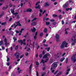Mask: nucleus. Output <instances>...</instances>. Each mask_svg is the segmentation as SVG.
Returning a JSON list of instances; mask_svg holds the SVG:
<instances>
[{"label":"nucleus","mask_w":76,"mask_h":76,"mask_svg":"<svg viewBox=\"0 0 76 76\" xmlns=\"http://www.w3.org/2000/svg\"><path fill=\"white\" fill-rule=\"evenodd\" d=\"M67 43L64 41L62 42V44L60 46V48L61 49H63V48H64V46L65 47L67 48Z\"/></svg>","instance_id":"1"},{"label":"nucleus","mask_w":76,"mask_h":76,"mask_svg":"<svg viewBox=\"0 0 76 76\" xmlns=\"http://www.w3.org/2000/svg\"><path fill=\"white\" fill-rule=\"evenodd\" d=\"M57 67V64L56 62H54L52 65V67L53 69H56Z\"/></svg>","instance_id":"2"},{"label":"nucleus","mask_w":76,"mask_h":76,"mask_svg":"<svg viewBox=\"0 0 76 76\" xmlns=\"http://www.w3.org/2000/svg\"><path fill=\"white\" fill-rule=\"evenodd\" d=\"M71 60L73 61V63H75L76 61V57L75 56V55L73 56L71 58Z\"/></svg>","instance_id":"3"},{"label":"nucleus","mask_w":76,"mask_h":76,"mask_svg":"<svg viewBox=\"0 0 76 76\" xmlns=\"http://www.w3.org/2000/svg\"><path fill=\"white\" fill-rule=\"evenodd\" d=\"M50 56V53H47L44 55L43 57V58H48V57L47 56Z\"/></svg>","instance_id":"4"},{"label":"nucleus","mask_w":76,"mask_h":76,"mask_svg":"<svg viewBox=\"0 0 76 76\" xmlns=\"http://www.w3.org/2000/svg\"><path fill=\"white\" fill-rule=\"evenodd\" d=\"M32 66H33V64H31L29 67V72L30 73H31V71H32Z\"/></svg>","instance_id":"5"},{"label":"nucleus","mask_w":76,"mask_h":76,"mask_svg":"<svg viewBox=\"0 0 76 76\" xmlns=\"http://www.w3.org/2000/svg\"><path fill=\"white\" fill-rule=\"evenodd\" d=\"M56 41L57 42H58V41H59V35L58 34H57L56 35Z\"/></svg>","instance_id":"6"},{"label":"nucleus","mask_w":76,"mask_h":76,"mask_svg":"<svg viewBox=\"0 0 76 76\" xmlns=\"http://www.w3.org/2000/svg\"><path fill=\"white\" fill-rule=\"evenodd\" d=\"M15 56L16 57V58H19V53H16L15 54Z\"/></svg>","instance_id":"7"},{"label":"nucleus","mask_w":76,"mask_h":76,"mask_svg":"<svg viewBox=\"0 0 76 76\" xmlns=\"http://www.w3.org/2000/svg\"><path fill=\"white\" fill-rule=\"evenodd\" d=\"M18 42H19V43H20V45L21 46L22 45V44H23V41H22V40H19L18 41Z\"/></svg>","instance_id":"8"},{"label":"nucleus","mask_w":76,"mask_h":76,"mask_svg":"<svg viewBox=\"0 0 76 76\" xmlns=\"http://www.w3.org/2000/svg\"><path fill=\"white\" fill-rule=\"evenodd\" d=\"M4 42H5V45H6V46H7V45H8V44H7V39H5L4 40Z\"/></svg>","instance_id":"9"},{"label":"nucleus","mask_w":76,"mask_h":76,"mask_svg":"<svg viewBox=\"0 0 76 76\" xmlns=\"http://www.w3.org/2000/svg\"><path fill=\"white\" fill-rule=\"evenodd\" d=\"M32 10V9L31 8H28L26 10V12H31Z\"/></svg>","instance_id":"10"},{"label":"nucleus","mask_w":76,"mask_h":76,"mask_svg":"<svg viewBox=\"0 0 76 76\" xmlns=\"http://www.w3.org/2000/svg\"><path fill=\"white\" fill-rule=\"evenodd\" d=\"M31 26H35L37 25V23L35 22H33L31 23Z\"/></svg>","instance_id":"11"},{"label":"nucleus","mask_w":76,"mask_h":76,"mask_svg":"<svg viewBox=\"0 0 76 76\" xmlns=\"http://www.w3.org/2000/svg\"><path fill=\"white\" fill-rule=\"evenodd\" d=\"M31 31L32 32L34 33L36 31V29L35 27H33V29H31Z\"/></svg>","instance_id":"12"},{"label":"nucleus","mask_w":76,"mask_h":76,"mask_svg":"<svg viewBox=\"0 0 76 76\" xmlns=\"http://www.w3.org/2000/svg\"><path fill=\"white\" fill-rule=\"evenodd\" d=\"M35 8L36 9H41V7H40V5L39 4L38 6L35 7Z\"/></svg>","instance_id":"13"},{"label":"nucleus","mask_w":76,"mask_h":76,"mask_svg":"<svg viewBox=\"0 0 76 76\" xmlns=\"http://www.w3.org/2000/svg\"><path fill=\"white\" fill-rule=\"evenodd\" d=\"M46 62H47V60L44 61L43 59L41 60V63H42V64H45V63H46Z\"/></svg>","instance_id":"14"},{"label":"nucleus","mask_w":76,"mask_h":76,"mask_svg":"<svg viewBox=\"0 0 76 76\" xmlns=\"http://www.w3.org/2000/svg\"><path fill=\"white\" fill-rule=\"evenodd\" d=\"M60 56H61V53H57L56 57H57L58 58H59V57H60Z\"/></svg>","instance_id":"15"},{"label":"nucleus","mask_w":76,"mask_h":76,"mask_svg":"<svg viewBox=\"0 0 76 76\" xmlns=\"http://www.w3.org/2000/svg\"><path fill=\"white\" fill-rule=\"evenodd\" d=\"M49 6H50V4H48V2H46L45 4V7H47Z\"/></svg>","instance_id":"16"},{"label":"nucleus","mask_w":76,"mask_h":76,"mask_svg":"<svg viewBox=\"0 0 76 76\" xmlns=\"http://www.w3.org/2000/svg\"><path fill=\"white\" fill-rule=\"evenodd\" d=\"M64 60H65V58H61L60 61L61 62H63V61H64Z\"/></svg>","instance_id":"17"},{"label":"nucleus","mask_w":76,"mask_h":76,"mask_svg":"<svg viewBox=\"0 0 76 76\" xmlns=\"http://www.w3.org/2000/svg\"><path fill=\"white\" fill-rule=\"evenodd\" d=\"M6 24H7V22H6L2 23H1V25H4V26L6 25Z\"/></svg>","instance_id":"18"},{"label":"nucleus","mask_w":76,"mask_h":76,"mask_svg":"<svg viewBox=\"0 0 76 76\" xmlns=\"http://www.w3.org/2000/svg\"><path fill=\"white\" fill-rule=\"evenodd\" d=\"M72 10V8H69L66 9V11H68V10Z\"/></svg>","instance_id":"19"},{"label":"nucleus","mask_w":76,"mask_h":76,"mask_svg":"<svg viewBox=\"0 0 76 76\" xmlns=\"http://www.w3.org/2000/svg\"><path fill=\"white\" fill-rule=\"evenodd\" d=\"M44 32L45 33H47V28H45L44 29Z\"/></svg>","instance_id":"20"},{"label":"nucleus","mask_w":76,"mask_h":76,"mask_svg":"<svg viewBox=\"0 0 76 76\" xmlns=\"http://www.w3.org/2000/svg\"><path fill=\"white\" fill-rule=\"evenodd\" d=\"M67 7V5L65 4V5H63V7L64 8H66V7Z\"/></svg>","instance_id":"21"},{"label":"nucleus","mask_w":76,"mask_h":76,"mask_svg":"<svg viewBox=\"0 0 76 76\" xmlns=\"http://www.w3.org/2000/svg\"><path fill=\"white\" fill-rule=\"evenodd\" d=\"M10 11H11V12L13 14H14V13H15V11L12 9H10Z\"/></svg>","instance_id":"22"},{"label":"nucleus","mask_w":76,"mask_h":76,"mask_svg":"<svg viewBox=\"0 0 76 76\" xmlns=\"http://www.w3.org/2000/svg\"><path fill=\"white\" fill-rule=\"evenodd\" d=\"M53 63V60L52 59H51L50 60L49 63H50V64H51V63Z\"/></svg>","instance_id":"23"},{"label":"nucleus","mask_w":76,"mask_h":76,"mask_svg":"<svg viewBox=\"0 0 76 76\" xmlns=\"http://www.w3.org/2000/svg\"><path fill=\"white\" fill-rule=\"evenodd\" d=\"M39 36L40 37H42V36H43V33L42 32H41L39 34Z\"/></svg>","instance_id":"24"},{"label":"nucleus","mask_w":76,"mask_h":76,"mask_svg":"<svg viewBox=\"0 0 76 76\" xmlns=\"http://www.w3.org/2000/svg\"><path fill=\"white\" fill-rule=\"evenodd\" d=\"M37 19V18H35L34 19H33L32 20H31V22H33V21H34V20H36V19Z\"/></svg>","instance_id":"25"},{"label":"nucleus","mask_w":76,"mask_h":76,"mask_svg":"<svg viewBox=\"0 0 76 76\" xmlns=\"http://www.w3.org/2000/svg\"><path fill=\"white\" fill-rule=\"evenodd\" d=\"M50 22H46V24L47 25H50Z\"/></svg>","instance_id":"26"},{"label":"nucleus","mask_w":76,"mask_h":76,"mask_svg":"<svg viewBox=\"0 0 76 76\" xmlns=\"http://www.w3.org/2000/svg\"><path fill=\"white\" fill-rule=\"evenodd\" d=\"M58 72V70H56V71L54 73V75H56V74L57 73V72Z\"/></svg>","instance_id":"27"},{"label":"nucleus","mask_w":76,"mask_h":76,"mask_svg":"<svg viewBox=\"0 0 76 76\" xmlns=\"http://www.w3.org/2000/svg\"><path fill=\"white\" fill-rule=\"evenodd\" d=\"M53 17H57V15H56V14H53V15H52Z\"/></svg>","instance_id":"28"},{"label":"nucleus","mask_w":76,"mask_h":76,"mask_svg":"<svg viewBox=\"0 0 76 76\" xmlns=\"http://www.w3.org/2000/svg\"><path fill=\"white\" fill-rule=\"evenodd\" d=\"M18 45L16 46L15 48V50H18Z\"/></svg>","instance_id":"29"},{"label":"nucleus","mask_w":76,"mask_h":76,"mask_svg":"<svg viewBox=\"0 0 76 76\" xmlns=\"http://www.w3.org/2000/svg\"><path fill=\"white\" fill-rule=\"evenodd\" d=\"M39 3H40V2H39V1L37 2L35 4V5L37 6V5H38V4Z\"/></svg>","instance_id":"30"},{"label":"nucleus","mask_w":76,"mask_h":76,"mask_svg":"<svg viewBox=\"0 0 76 76\" xmlns=\"http://www.w3.org/2000/svg\"><path fill=\"white\" fill-rule=\"evenodd\" d=\"M57 75L58 76H59V75H61V72H60Z\"/></svg>","instance_id":"31"},{"label":"nucleus","mask_w":76,"mask_h":76,"mask_svg":"<svg viewBox=\"0 0 76 76\" xmlns=\"http://www.w3.org/2000/svg\"><path fill=\"white\" fill-rule=\"evenodd\" d=\"M36 63L37 66H39V62H38V61H36Z\"/></svg>","instance_id":"32"},{"label":"nucleus","mask_w":76,"mask_h":76,"mask_svg":"<svg viewBox=\"0 0 76 76\" xmlns=\"http://www.w3.org/2000/svg\"><path fill=\"white\" fill-rule=\"evenodd\" d=\"M13 14L14 15H15V16H16V15H18V13L16 12H15V13H14Z\"/></svg>","instance_id":"33"},{"label":"nucleus","mask_w":76,"mask_h":76,"mask_svg":"<svg viewBox=\"0 0 76 76\" xmlns=\"http://www.w3.org/2000/svg\"><path fill=\"white\" fill-rule=\"evenodd\" d=\"M3 41H1L0 42V45H2V44H3Z\"/></svg>","instance_id":"34"},{"label":"nucleus","mask_w":76,"mask_h":76,"mask_svg":"<svg viewBox=\"0 0 76 76\" xmlns=\"http://www.w3.org/2000/svg\"><path fill=\"white\" fill-rule=\"evenodd\" d=\"M66 64H67L68 62V58H66Z\"/></svg>","instance_id":"35"},{"label":"nucleus","mask_w":76,"mask_h":76,"mask_svg":"<svg viewBox=\"0 0 76 76\" xmlns=\"http://www.w3.org/2000/svg\"><path fill=\"white\" fill-rule=\"evenodd\" d=\"M59 19H61V18H61V15H60L59 16Z\"/></svg>","instance_id":"36"},{"label":"nucleus","mask_w":76,"mask_h":76,"mask_svg":"<svg viewBox=\"0 0 76 76\" xmlns=\"http://www.w3.org/2000/svg\"><path fill=\"white\" fill-rule=\"evenodd\" d=\"M50 50V48L48 47V48L47 50V51H48V52Z\"/></svg>","instance_id":"37"},{"label":"nucleus","mask_w":76,"mask_h":76,"mask_svg":"<svg viewBox=\"0 0 76 76\" xmlns=\"http://www.w3.org/2000/svg\"><path fill=\"white\" fill-rule=\"evenodd\" d=\"M61 22L62 25H64V21L63 20H62L61 21Z\"/></svg>","instance_id":"38"},{"label":"nucleus","mask_w":76,"mask_h":76,"mask_svg":"<svg viewBox=\"0 0 76 76\" xmlns=\"http://www.w3.org/2000/svg\"><path fill=\"white\" fill-rule=\"evenodd\" d=\"M43 45H44V46H45V47H48V45L47 44H43Z\"/></svg>","instance_id":"39"},{"label":"nucleus","mask_w":76,"mask_h":76,"mask_svg":"<svg viewBox=\"0 0 76 76\" xmlns=\"http://www.w3.org/2000/svg\"><path fill=\"white\" fill-rule=\"evenodd\" d=\"M46 39H44L43 41V43H45L46 42Z\"/></svg>","instance_id":"40"},{"label":"nucleus","mask_w":76,"mask_h":76,"mask_svg":"<svg viewBox=\"0 0 76 76\" xmlns=\"http://www.w3.org/2000/svg\"><path fill=\"white\" fill-rule=\"evenodd\" d=\"M36 75L37 76H39V74H38V71H36Z\"/></svg>","instance_id":"41"},{"label":"nucleus","mask_w":76,"mask_h":76,"mask_svg":"<svg viewBox=\"0 0 76 76\" xmlns=\"http://www.w3.org/2000/svg\"><path fill=\"white\" fill-rule=\"evenodd\" d=\"M12 20V18H10L9 20V22H11Z\"/></svg>","instance_id":"42"},{"label":"nucleus","mask_w":76,"mask_h":76,"mask_svg":"<svg viewBox=\"0 0 76 76\" xmlns=\"http://www.w3.org/2000/svg\"><path fill=\"white\" fill-rule=\"evenodd\" d=\"M55 20L54 19H51L50 20V22H54Z\"/></svg>","instance_id":"43"},{"label":"nucleus","mask_w":76,"mask_h":76,"mask_svg":"<svg viewBox=\"0 0 76 76\" xmlns=\"http://www.w3.org/2000/svg\"><path fill=\"white\" fill-rule=\"evenodd\" d=\"M23 57V55H21L20 56V58H22Z\"/></svg>","instance_id":"44"},{"label":"nucleus","mask_w":76,"mask_h":76,"mask_svg":"<svg viewBox=\"0 0 76 76\" xmlns=\"http://www.w3.org/2000/svg\"><path fill=\"white\" fill-rule=\"evenodd\" d=\"M56 23H57L55 22L54 23H53V25H56Z\"/></svg>","instance_id":"45"},{"label":"nucleus","mask_w":76,"mask_h":76,"mask_svg":"<svg viewBox=\"0 0 76 76\" xmlns=\"http://www.w3.org/2000/svg\"><path fill=\"white\" fill-rule=\"evenodd\" d=\"M42 57V54H40L39 55V57L40 58H41V57Z\"/></svg>","instance_id":"46"},{"label":"nucleus","mask_w":76,"mask_h":76,"mask_svg":"<svg viewBox=\"0 0 76 76\" xmlns=\"http://www.w3.org/2000/svg\"><path fill=\"white\" fill-rule=\"evenodd\" d=\"M37 35H38V32H36L35 33V36H37Z\"/></svg>","instance_id":"47"},{"label":"nucleus","mask_w":76,"mask_h":76,"mask_svg":"<svg viewBox=\"0 0 76 76\" xmlns=\"http://www.w3.org/2000/svg\"><path fill=\"white\" fill-rule=\"evenodd\" d=\"M45 12H46V10H44L42 13V15H44V14L45 13Z\"/></svg>","instance_id":"48"},{"label":"nucleus","mask_w":76,"mask_h":76,"mask_svg":"<svg viewBox=\"0 0 76 76\" xmlns=\"http://www.w3.org/2000/svg\"><path fill=\"white\" fill-rule=\"evenodd\" d=\"M37 39V36H34V39L35 40Z\"/></svg>","instance_id":"49"},{"label":"nucleus","mask_w":76,"mask_h":76,"mask_svg":"<svg viewBox=\"0 0 76 76\" xmlns=\"http://www.w3.org/2000/svg\"><path fill=\"white\" fill-rule=\"evenodd\" d=\"M23 3H21L20 5L21 7H22V6H23Z\"/></svg>","instance_id":"50"},{"label":"nucleus","mask_w":76,"mask_h":76,"mask_svg":"<svg viewBox=\"0 0 76 76\" xmlns=\"http://www.w3.org/2000/svg\"><path fill=\"white\" fill-rule=\"evenodd\" d=\"M40 13H42V12H43V11H42V10L41 9H40Z\"/></svg>","instance_id":"51"},{"label":"nucleus","mask_w":76,"mask_h":76,"mask_svg":"<svg viewBox=\"0 0 76 76\" xmlns=\"http://www.w3.org/2000/svg\"><path fill=\"white\" fill-rule=\"evenodd\" d=\"M65 34H68V33L67 32V31H66V30H65Z\"/></svg>","instance_id":"52"},{"label":"nucleus","mask_w":76,"mask_h":76,"mask_svg":"<svg viewBox=\"0 0 76 76\" xmlns=\"http://www.w3.org/2000/svg\"><path fill=\"white\" fill-rule=\"evenodd\" d=\"M2 9L3 10H5V9H6V7H4L2 8Z\"/></svg>","instance_id":"53"},{"label":"nucleus","mask_w":76,"mask_h":76,"mask_svg":"<svg viewBox=\"0 0 76 76\" xmlns=\"http://www.w3.org/2000/svg\"><path fill=\"white\" fill-rule=\"evenodd\" d=\"M2 48L3 50H4L5 49V48H4V47L3 46L2 47Z\"/></svg>","instance_id":"54"},{"label":"nucleus","mask_w":76,"mask_h":76,"mask_svg":"<svg viewBox=\"0 0 76 76\" xmlns=\"http://www.w3.org/2000/svg\"><path fill=\"white\" fill-rule=\"evenodd\" d=\"M10 7H12V4H10L9 5Z\"/></svg>","instance_id":"55"},{"label":"nucleus","mask_w":76,"mask_h":76,"mask_svg":"<svg viewBox=\"0 0 76 76\" xmlns=\"http://www.w3.org/2000/svg\"><path fill=\"white\" fill-rule=\"evenodd\" d=\"M17 25H18V26H21V25L20 23H19V24H17Z\"/></svg>","instance_id":"56"},{"label":"nucleus","mask_w":76,"mask_h":76,"mask_svg":"<svg viewBox=\"0 0 76 76\" xmlns=\"http://www.w3.org/2000/svg\"><path fill=\"white\" fill-rule=\"evenodd\" d=\"M9 60H10V59H9V58H7V61H9Z\"/></svg>","instance_id":"57"},{"label":"nucleus","mask_w":76,"mask_h":76,"mask_svg":"<svg viewBox=\"0 0 76 76\" xmlns=\"http://www.w3.org/2000/svg\"><path fill=\"white\" fill-rule=\"evenodd\" d=\"M66 54V53H64V54H63L62 55V57H63V56H64V55Z\"/></svg>","instance_id":"58"},{"label":"nucleus","mask_w":76,"mask_h":76,"mask_svg":"<svg viewBox=\"0 0 76 76\" xmlns=\"http://www.w3.org/2000/svg\"><path fill=\"white\" fill-rule=\"evenodd\" d=\"M45 19L46 20V18L45 17H44L43 19V21H45Z\"/></svg>","instance_id":"59"},{"label":"nucleus","mask_w":76,"mask_h":76,"mask_svg":"<svg viewBox=\"0 0 76 76\" xmlns=\"http://www.w3.org/2000/svg\"><path fill=\"white\" fill-rule=\"evenodd\" d=\"M42 54L44 55L45 54V51L44 50L42 53Z\"/></svg>","instance_id":"60"},{"label":"nucleus","mask_w":76,"mask_h":76,"mask_svg":"<svg viewBox=\"0 0 76 76\" xmlns=\"http://www.w3.org/2000/svg\"><path fill=\"white\" fill-rule=\"evenodd\" d=\"M6 9H7V8H9V6H8V5H6V7H5Z\"/></svg>","instance_id":"61"},{"label":"nucleus","mask_w":76,"mask_h":76,"mask_svg":"<svg viewBox=\"0 0 76 76\" xmlns=\"http://www.w3.org/2000/svg\"><path fill=\"white\" fill-rule=\"evenodd\" d=\"M31 50V49H30L29 48L27 50V51H29V50Z\"/></svg>","instance_id":"62"},{"label":"nucleus","mask_w":76,"mask_h":76,"mask_svg":"<svg viewBox=\"0 0 76 76\" xmlns=\"http://www.w3.org/2000/svg\"><path fill=\"white\" fill-rule=\"evenodd\" d=\"M21 71H22L21 70H20L18 71V73H20V72H21Z\"/></svg>","instance_id":"63"},{"label":"nucleus","mask_w":76,"mask_h":76,"mask_svg":"<svg viewBox=\"0 0 76 76\" xmlns=\"http://www.w3.org/2000/svg\"><path fill=\"white\" fill-rule=\"evenodd\" d=\"M73 41L74 42H76V39H75Z\"/></svg>","instance_id":"64"}]
</instances>
